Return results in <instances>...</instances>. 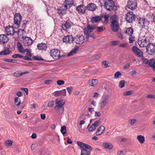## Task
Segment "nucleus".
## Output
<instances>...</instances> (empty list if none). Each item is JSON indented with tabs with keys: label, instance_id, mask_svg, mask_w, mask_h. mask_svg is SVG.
<instances>
[{
	"label": "nucleus",
	"instance_id": "774afa93",
	"mask_svg": "<svg viewBox=\"0 0 155 155\" xmlns=\"http://www.w3.org/2000/svg\"><path fill=\"white\" fill-rule=\"evenodd\" d=\"M147 97L148 98H155V95L152 94H148Z\"/></svg>",
	"mask_w": 155,
	"mask_h": 155
},
{
	"label": "nucleus",
	"instance_id": "aec40b11",
	"mask_svg": "<svg viewBox=\"0 0 155 155\" xmlns=\"http://www.w3.org/2000/svg\"><path fill=\"white\" fill-rule=\"evenodd\" d=\"M97 7L96 5L94 3H90L86 6L87 9L88 10L94 11L97 9Z\"/></svg>",
	"mask_w": 155,
	"mask_h": 155
},
{
	"label": "nucleus",
	"instance_id": "58836bf2",
	"mask_svg": "<svg viewBox=\"0 0 155 155\" xmlns=\"http://www.w3.org/2000/svg\"><path fill=\"white\" fill-rule=\"evenodd\" d=\"M97 81V79H92L91 80H89L88 81L89 84L92 86H94L96 84V81Z\"/></svg>",
	"mask_w": 155,
	"mask_h": 155
},
{
	"label": "nucleus",
	"instance_id": "1a4fd4ad",
	"mask_svg": "<svg viewBox=\"0 0 155 155\" xmlns=\"http://www.w3.org/2000/svg\"><path fill=\"white\" fill-rule=\"evenodd\" d=\"M149 23V21L144 18H140L138 20V24H140V26H141L142 28L148 25Z\"/></svg>",
	"mask_w": 155,
	"mask_h": 155
},
{
	"label": "nucleus",
	"instance_id": "ddd939ff",
	"mask_svg": "<svg viewBox=\"0 0 155 155\" xmlns=\"http://www.w3.org/2000/svg\"><path fill=\"white\" fill-rule=\"evenodd\" d=\"M76 10L78 14H83L85 13L86 7L83 5H81L77 6L76 7Z\"/></svg>",
	"mask_w": 155,
	"mask_h": 155
},
{
	"label": "nucleus",
	"instance_id": "2eb2a0df",
	"mask_svg": "<svg viewBox=\"0 0 155 155\" xmlns=\"http://www.w3.org/2000/svg\"><path fill=\"white\" fill-rule=\"evenodd\" d=\"M108 98L106 97H102L100 103V107L101 108L104 107L106 106L108 101Z\"/></svg>",
	"mask_w": 155,
	"mask_h": 155
},
{
	"label": "nucleus",
	"instance_id": "f704fd0d",
	"mask_svg": "<svg viewBox=\"0 0 155 155\" xmlns=\"http://www.w3.org/2000/svg\"><path fill=\"white\" fill-rule=\"evenodd\" d=\"M148 15L150 21L155 22V15L153 13H150Z\"/></svg>",
	"mask_w": 155,
	"mask_h": 155
},
{
	"label": "nucleus",
	"instance_id": "4d7b16f0",
	"mask_svg": "<svg viewBox=\"0 0 155 155\" xmlns=\"http://www.w3.org/2000/svg\"><path fill=\"white\" fill-rule=\"evenodd\" d=\"M12 57L13 58H17L18 57H19L20 58H22L23 57V56L19 54H16L13 55L12 56Z\"/></svg>",
	"mask_w": 155,
	"mask_h": 155
},
{
	"label": "nucleus",
	"instance_id": "79ce46f5",
	"mask_svg": "<svg viewBox=\"0 0 155 155\" xmlns=\"http://www.w3.org/2000/svg\"><path fill=\"white\" fill-rule=\"evenodd\" d=\"M3 61L8 62H11L12 63H16L17 62V60L14 59H8L7 58H4L3 59Z\"/></svg>",
	"mask_w": 155,
	"mask_h": 155
},
{
	"label": "nucleus",
	"instance_id": "c9c22d12",
	"mask_svg": "<svg viewBox=\"0 0 155 155\" xmlns=\"http://www.w3.org/2000/svg\"><path fill=\"white\" fill-rule=\"evenodd\" d=\"M137 139L141 143H143L145 141V138L144 137L141 135H138L137 137Z\"/></svg>",
	"mask_w": 155,
	"mask_h": 155
},
{
	"label": "nucleus",
	"instance_id": "412c9836",
	"mask_svg": "<svg viewBox=\"0 0 155 155\" xmlns=\"http://www.w3.org/2000/svg\"><path fill=\"white\" fill-rule=\"evenodd\" d=\"M111 27L112 30L114 32H117L119 29V25L118 22L111 23Z\"/></svg>",
	"mask_w": 155,
	"mask_h": 155
},
{
	"label": "nucleus",
	"instance_id": "4be33fe9",
	"mask_svg": "<svg viewBox=\"0 0 155 155\" xmlns=\"http://www.w3.org/2000/svg\"><path fill=\"white\" fill-rule=\"evenodd\" d=\"M58 13L60 16H62L66 13V10H65L63 6L58 8L57 9Z\"/></svg>",
	"mask_w": 155,
	"mask_h": 155
},
{
	"label": "nucleus",
	"instance_id": "0eeeda50",
	"mask_svg": "<svg viewBox=\"0 0 155 155\" xmlns=\"http://www.w3.org/2000/svg\"><path fill=\"white\" fill-rule=\"evenodd\" d=\"M127 7L131 10L135 9L137 7V3L135 0H130L127 4Z\"/></svg>",
	"mask_w": 155,
	"mask_h": 155
},
{
	"label": "nucleus",
	"instance_id": "423d86ee",
	"mask_svg": "<svg viewBox=\"0 0 155 155\" xmlns=\"http://www.w3.org/2000/svg\"><path fill=\"white\" fill-rule=\"evenodd\" d=\"M23 44L24 46H30L33 43V41L30 38L28 37L22 36Z\"/></svg>",
	"mask_w": 155,
	"mask_h": 155
},
{
	"label": "nucleus",
	"instance_id": "7ed1b4c3",
	"mask_svg": "<svg viewBox=\"0 0 155 155\" xmlns=\"http://www.w3.org/2000/svg\"><path fill=\"white\" fill-rule=\"evenodd\" d=\"M146 52L150 55H153L155 53V45L152 43H148L146 47Z\"/></svg>",
	"mask_w": 155,
	"mask_h": 155
},
{
	"label": "nucleus",
	"instance_id": "052dcab7",
	"mask_svg": "<svg viewBox=\"0 0 155 155\" xmlns=\"http://www.w3.org/2000/svg\"><path fill=\"white\" fill-rule=\"evenodd\" d=\"M25 51V52L26 51L27 52V54L28 55L30 58H31L32 56V54L29 49H26Z\"/></svg>",
	"mask_w": 155,
	"mask_h": 155
},
{
	"label": "nucleus",
	"instance_id": "603ef678",
	"mask_svg": "<svg viewBox=\"0 0 155 155\" xmlns=\"http://www.w3.org/2000/svg\"><path fill=\"white\" fill-rule=\"evenodd\" d=\"M100 121L99 120H97L95 122L92 124L94 125L95 127H96L98 126L100 123Z\"/></svg>",
	"mask_w": 155,
	"mask_h": 155
},
{
	"label": "nucleus",
	"instance_id": "6e6d98bb",
	"mask_svg": "<svg viewBox=\"0 0 155 155\" xmlns=\"http://www.w3.org/2000/svg\"><path fill=\"white\" fill-rule=\"evenodd\" d=\"M142 59L143 61V63L145 64H147L148 62L149 63V61L148 59L145 58L144 57H142Z\"/></svg>",
	"mask_w": 155,
	"mask_h": 155
},
{
	"label": "nucleus",
	"instance_id": "dca6fc26",
	"mask_svg": "<svg viewBox=\"0 0 155 155\" xmlns=\"http://www.w3.org/2000/svg\"><path fill=\"white\" fill-rule=\"evenodd\" d=\"M63 40L64 42L71 43L74 41V38L72 35H68L64 36Z\"/></svg>",
	"mask_w": 155,
	"mask_h": 155
},
{
	"label": "nucleus",
	"instance_id": "c85d7f7f",
	"mask_svg": "<svg viewBox=\"0 0 155 155\" xmlns=\"http://www.w3.org/2000/svg\"><path fill=\"white\" fill-rule=\"evenodd\" d=\"M103 147L106 149H111L113 148V146L112 144L108 143H103Z\"/></svg>",
	"mask_w": 155,
	"mask_h": 155
},
{
	"label": "nucleus",
	"instance_id": "a19ab883",
	"mask_svg": "<svg viewBox=\"0 0 155 155\" xmlns=\"http://www.w3.org/2000/svg\"><path fill=\"white\" fill-rule=\"evenodd\" d=\"M61 132L63 135L66 134V127L65 126H63L61 127Z\"/></svg>",
	"mask_w": 155,
	"mask_h": 155
},
{
	"label": "nucleus",
	"instance_id": "0e129e2a",
	"mask_svg": "<svg viewBox=\"0 0 155 155\" xmlns=\"http://www.w3.org/2000/svg\"><path fill=\"white\" fill-rule=\"evenodd\" d=\"M137 122V120L135 119H131L130 120V124L131 125H133Z\"/></svg>",
	"mask_w": 155,
	"mask_h": 155
},
{
	"label": "nucleus",
	"instance_id": "72a5a7b5",
	"mask_svg": "<svg viewBox=\"0 0 155 155\" xmlns=\"http://www.w3.org/2000/svg\"><path fill=\"white\" fill-rule=\"evenodd\" d=\"M79 47L78 46L76 47L75 48H74V49L72 51H71L70 52H69L68 54V56H69L71 55H72L74 54H75L76 51L78 50Z\"/></svg>",
	"mask_w": 155,
	"mask_h": 155
},
{
	"label": "nucleus",
	"instance_id": "393cba45",
	"mask_svg": "<svg viewBox=\"0 0 155 155\" xmlns=\"http://www.w3.org/2000/svg\"><path fill=\"white\" fill-rule=\"evenodd\" d=\"M105 129V128L104 126H101L97 130L96 133V135L97 136H98L101 134L104 131Z\"/></svg>",
	"mask_w": 155,
	"mask_h": 155
},
{
	"label": "nucleus",
	"instance_id": "c756f323",
	"mask_svg": "<svg viewBox=\"0 0 155 155\" xmlns=\"http://www.w3.org/2000/svg\"><path fill=\"white\" fill-rule=\"evenodd\" d=\"M102 17L104 18V23L107 24L109 21L108 18L109 17V15L108 14H104L102 15Z\"/></svg>",
	"mask_w": 155,
	"mask_h": 155
},
{
	"label": "nucleus",
	"instance_id": "b1692460",
	"mask_svg": "<svg viewBox=\"0 0 155 155\" xmlns=\"http://www.w3.org/2000/svg\"><path fill=\"white\" fill-rule=\"evenodd\" d=\"M101 19V17L97 16L92 17L91 18V21L92 23H94L98 22Z\"/></svg>",
	"mask_w": 155,
	"mask_h": 155
},
{
	"label": "nucleus",
	"instance_id": "a18cd8bd",
	"mask_svg": "<svg viewBox=\"0 0 155 155\" xmlns=\"http://www.w3.org/2000/svg\"><path fill=\"white\" fill-rule=\"evenodd\" d=\"M56 104L57 105H59L60 106H63L65 104L64 102L62 103L61 100L59 101V100L57 99H56Z\"/></svg>",
	"mask_w": 155,
	"mask_h": 155
},
{
	"label": "nucleus",
	"instance_id": "473e14b6",
	"mask_svg": "<svg viewBox=\"0 0 155 155\" xmlns=\"http://www.w3.org/2000/svg\"><path fill=\"white\" fill-rule=\"evenodd\" d=\"M79 47L78 46L76 47L75 48H74V49L72 51H71L70 52H69L68 54V56H69L71 55H72L74 54H75L76 51L78 50Z\"/></svg>",
	"mask_w": 155,
	"mask_h": 155
},
{
	"label": "nucleus",
	"instance_id": "37998d69",
	"mask_svg": "<svg viewBox=\"0 0 155 155\" xmlns=\"http://www.w3.org/2000/svg\"><path fill=\"white\" fill-rule=\"evenodd\" d=\"M97 31L99 32H101L103 31L104 29V28H103V26H101L100 27H96L94 28Z\"/></svg>",
	"mask_w": 155,
	"mask_h": 155
},
{
	"label": "nucleus",
	"instance_id": "9d476101",
	"mask_svg": "<svg viewBox=\"0 0 155 155\" xmlns=\"http://www.w3.org/2000/svg\"><path fill=\"white\" fill-rule=\"evenodd\" d=\"M5 30L8 35L12 36L15 33V29L12 26H8L5 28Z\"/></svg>",
	"mask_w": 155,
	"mask_h": 155
},
{
	"label": "nucleus",
	"instance_id": "ea45409f",
	"mask_svg": "<svg viewBox=\"0 0 155 155\" xmlns=\"http://www.w3.org/2000/svg\"><path fill=\"white\" fill-rule=\"evenodd\" d=\"M19 99L17 97H16L15 98L14 102L15 104L17 106H19L21 104V102L20 100L18 101Z\"/></svg>",
	"mask_w": 155,
	"mask_h": 155
},
{
	"label": "nucleus",
	"instance_id": "f8f14e48",
	"mask_svg": "<svg viewBox=\"0 0 155 155\" xmlns=\"http://www.w3.org/2000/svg\"><path fill=\"white\" fill-rule=\"evenodd\" d=\"M132 50L134 53L139 57L140 58L143 56V52L136 46H133Z\"/></svg>",
	"mask_w": 155,
	"mask_h": 155
},
{
	"label": "nucleus",
	"instance_id": "a878e982",
	"mask_svg": "<svg viewBox=\"0 0 155 155\" xmlns=\"http://www.w3.org/2000/svg\"><path fill=\"white\" fill-rule=\"evenodd\" d=\"M92 150H90L87 148H83L81 151V155H89Z\"/></svg>",
	"mask_w": 155,
	"mask_h": 155
},
{
	"label": "nucleus",
	"instance_id": "2f4dec72",
	"mask_svg": "<svg viewBox=\"0 0 155 155\" xmlns=\"http://www.w3.org/2000/svg\"><path fill=\"white\" fill-rule=\"evenodd\" d=\"M125 32L129 36H131L133 33V30L130 27L127 28Z\"/></svg>",
	"mask_w": 155,
	"mask_h": 155
},
{
	"label": "nucleus",
	"instance_id": "5fc2aeb1",
	"mask_svg": "<svg viewBox=\"0 0 155 155\" xmlns=\"http://www.w3.org/2000/svg\"><path fill=\"white\" fill-rule=\"evenodd\" d=\"M129 43H133L135 41V37L132 36H130L129 39Z\"/></svg>",
	"mask_w": 155,
	"mask_h": 155
},
{
	"label": "nucleus",
	"instance_id": "680f3d73",
	"mask_svg": "<svg viewBox=\"0 0 155 155\" xmlns=\"http://www.w3.org/2000/svg\"><path fill=\"white\" fill-rule=\"evenodd\" d=\"M126 150H122L121 151H118V153L119 155H125L126 154Z\"/></svg>",
	"mask_w": 155,
	"mask_h": 155
},
{
	"label": "nucleus",
	"instance_id": "c03bdc74",
	"mask_svg": "<svg viewBox=\"0 0 155 155\" xmlns=\"http://www.w3.org/2000/svg\"><path fill=\"white\" fill-rule=\"evenodd\" d=\"M32 59L34 60L38 61H42L44 60L43 58L38 56H33L32 57Z\"/></svg>",
	"mask_w": 155,
	"mask_h": 155
},
{
	"label": "nucleus",
	"instance_id": "3c124183",
	"mask_svg": "<svg viewBox=\"0 0 155 155\" xmlns=\"http://www.w3.org/2000/svg\"><path fill=\"white\" fill-rule=\"evenodd\" d=\"M24 31V29H20L18 31V37H21V35H22L23 33V31Z\"/></svg>",
	"mask_w": 155,
	"mask_h": 155
},
{
	"label": "nucleus",
	"instance_id": "39448f33",
	"mask_svg": "<svg viewBox=\"0 0 155 155\" xmlns=\"http://www.w3.org/2000/svg\"><path fill=\"white\" fill-rule=\"evenodd\" d=\"M84 40V37L83 35H78L74 37V41L77 44H82Z\"/></svg>",
	"mask_w": 155,
	"mask_h": 155
},
{
	"label": "nucleus",
	"instance_id": "5701e85b",
	"mask_svg": "<svg viewBox=\"0 0 155 155\" xmlns=\"http://www.w3.org/2000/svg\"><path fill=\"white\" fill-rule=\"evenodd\" d=\"M54 108L57 111V113L59 114H61L64 112V108L63 106L57 105L54 107Z\"/></svg>",
	"mask_w": 155,
	"mask_h": 155
},
{
	"label": "nucleus",
	"instance_id": "a211bd4d",
	"mask_svg": "<svg viewBox=\"0 0 155 155\" xmlns=\"http://www.w3.org/2000/svg\"><path fill=\"white\" fill-rule=\"evenodd\" d=\"M64 7L67 9L70 8L73 5V0H66L64 3Z\"/></svg>",
	"mask_w": 155,
	"mask_h": 155
},
{
	"label": "nucleus",
	"instance_id": "f257e3e1",
	"mask_svg": "<svg viewBox=\"0 0 155 155\" xmlns=\"http://www.w3.org/2000/svg\"><path fill=\"white\" fill-rule=\"evenodd\" d=\"M104 7L107 10L111 11L113 9L116 10V8H116L115 6L114 2L112 0H107L104 2Z\"/></svg>",
	"mask_w": 155,
	"mask_h": 155
},
{
	"label": "nucleus",
	"instance_id": "69168bd1",
	"mask_svg": "<svg viewBox=\"0 0 155 155\" xmlns=\"http://www.w3.org/2000/svg\"><path fill=\"white\" fill-rule=\"evenodd\" d=\"M121 75V74L119 71L116 72L114 74V77L116 78H117L119 77V75Z\"/></svg>",
	"mask_w": 155,
	"mask_h": 155
},
{
	"label": "nucleus",
	"instance_id": "49530a36",
	"mask_svg": "<svg viewBox=\"0 0 155 155\" xmlns=\"http://www.w3.org/2000/svg\"><path fill=\"white\" fill-rule=\"evenodd\" d=\"M3 51V54L5 55L8 54L10 53L9 50L7 48H5Z\"/></svg>",
	"mask_w": 155,
	"mask_h": 155
},
{
	"label": "nucleus",
	"instance_id": "09e8293b",
	"mask_svg": "<svg viewBox=\"0 0 155 155\" xmlns=\"http://www.w3.org/2000/svg\"><path fill=\"white\" fill-rule=\"evenodd\" d=\"M125 81L124 80L120 81L119 83V87L121 88H123L124 86Z\"/></svg>",
	"mask_w": 155,
	"mask_h": 155
},
{
	"label": "nucleus",
	"instance_id": "f3484780",
	"mask_svg": "<svg viewBox=\"0 0 155 155\" xmlns=\"http://www.w3.org/2000/svg\"><path fill=\"white\" fill-rule=\"evenodd\" d=\"M21 19V18L20 15L17 13H16L14 18V24L18 25L20 24Z\"/></svg>",
	"mask_w": 155,
	"mask_h": 155
},
{
	"label": "nucleus",
	"instance_id": "e433bc0d",
	"mask_svg": "<svg viewBox=\"0 0 155 155\" xmlns=\"http://www.w3.org/2000/svg\"><path fill=\"white\" fill-rule=\"evenodd\" d=\"M29 73V71H26L25 72H23L21 73H20L18 72H15L13 74L16 77H20L22 76V75L25 74H27Z\"/></svg>",
	"mask_w": 155,
	"mask_h": 155
},
{
	"label": "nucleus",
	"instance_id": "bb28decb",
	"mask_svg": "<svg viewBox=\"0 0 155 155\" xmlns=\"http://www.w3.org/2000/svg\"><path fill=\"white\" fill-rule=\"evenodd\" d=\"M37 48L39 50H45L47 48L46 45L45 43H40L37 45Z\"/></svg>",
	"mask_w": 155,
	"mask_h": 155
},
{
	"label": "nucleus",
	"instance_id": "de8ad7c7",
	"mask_svg": "<svg viewBox=\"0 0 155 155\" xmlns=\"http://www.w3.org/2000/svg\"><path fill=\"white\" fill-rule=\"evenodd\" d=\"M60 95L61 96H65L66 95V91L65 89H64L60 91Z\"/></svg>",
	"mask_w": 155,
	"mask_h": 155
},
{
	"label": "nucleus",
	"instance_id": "bf43d9fd",
	"mask_svg": "<svg viewBox=\"0 0 155 155\" xmlns=\"http://www.w3.org/2000/svg\"><path fill=\"white\" fill-rule=\"evenodd\" d=\"M54 104V102L53 101H50L48 103L47 106L48 107H52Z\"/></svg>",
	"mask_w": 155,
	"mask_h": 155
},
{
	"label": "nucleus",
	"instance_id": "6ab92c4d",
	"mask_svg": "<svg viewBox=\"0 0 155 155\" xmlns=\"http://www.w3.org/2000/svg\"><path fill=\"white\" fill-rule=\"evenodd\" d=\"M77 144L82 149L83 148H87L90 150H92V147L90 145L81 142H77Z\"/></svg>",
	"mask_w": 155,
	"mask_h": 155
},
{
	"label": "nucleus",
	"instance_id": "4c0bfd02",
	"mask_svg": "<svg viewBox=\"0 0 155 155\" xmlns=\"http://www.w3.org/2000/svg\"><path fill=\"white\" fill-rule=\"evenodd\" d=\"M111 19L112 20L111 23H113V22L114 23L118 22L117 21L118 17L116 15H112L111 17Z\"/></svg>",
	"mask_w": 155,
	"mask_h": 155
},
{
	"label": "nucleus",
	"instance_id": "13d9d810",
	"mask_svg": "<svg viewBox=\"0 0 155 155\" xmlns=\"http://www.w3.org/2000/svg\"><path fill=\"white\" fill-rule=\"evenodd\" d=\"M96 128L92 124L91 126L88 128V130L89 132L92 131L94 130Z\"/></svg>",
	"mask_w": 155,
	"mask_h": 155
},
{
	"label": "nucleus",
	"instance_id": "9b49d317",
	"mask_svg": "<svg viewBox=\"0 0 155 155\" xmlns=\"http://www.w3.org/2000/svg\"><path fill=\"white\" fill-rule=\"evenodd\" d=\"M71 25L70 22L68 21L63 22L61 25L62 29L65 31H68L70 29Z\"/></svg>",
	"mask_w": 155,
	"mask_h": 155
},
{
	"label": "nucleus",
	"instance_id": "6e6552de",
	"mask_svg": "<svg viewBox=\"0 0 155 155\" xmlns=\"http://www.w3.org/2000/svg\"><path fill=\"white\" fill-rule=\"evenodd\" d=\"M135 18V15L133 14V12H130L127 14L126 19L128 22L130 23L134 21Z\"/></svg>",
	"mask_w": 155,
	"mask_h": 155
},
{
	"label": "nucleus",
	"instance_id": "20e7f679",
	"mask_svg": "<svg viewBox=\"0 0 155 155\" xmlns=\"http://www.w3.org/2000/svg\"><path fill=\"white\" fill-rule=\"evenodd\" d=\"M60 54V51L58 49H54L50 51L51 56L54 59H57L61 58Z\"/></svg>",
	"mask_w": 155,
	"mask_h": 155
},
{
	"label": "nucleus",
	"instance_id": "f03ea898",
	"mask_svg": "<svg viewBox=\"0 0 155 155\" xmlns=\"http://www.w3.org/2000/svg\"><path fill=\"white\" fill-rule=\"evenodd\" d=\"M147 38L144 35L140 36L138 40V44L141 47H146L148 45L147 40Z\"/></svg>",
	"mask_w": 155,
	"mask_h": 155
},
{
	"label": "nucleus",
	"instance_id": "864d4df0",
	"mask_svg": "<svg viewBox=\"0 0 155 155\" xmlns=\"http://www.w3.org/2000/svg\"><path fill=\"white\" fill-rule=\"evenodd\" d=\"M64 81L63 80H59L57 81V83L58 84L61 85H63L64 83Z\"/></svg>",
	"mask_w": 155,
	"mask_h": 155
},
{
	"label": "nucleus",
	"instance_id": "4468645a",
	"mask_svg": "<svg viewBox=\"0 0 155 155\" xmlns=\"http://www.w3.org/2000/svg\"><path fill=\"white\" fill-rule=\"evenodd\" d=\"M8 41V38L7 35L5 34L0 35V43L2 44L6 43Z\"/></svg>",
	"mask_w": 155,
	"mask_h": 155
},
{
	"label": "nucleus",
	"instance_id": "e2e57ef3",
	"mask_svg": "<svg viewBox=\"0 0 155 155\" xmlns=\"http://www.w3.org/2000/svg\"><path fill=\"white\" fill-rule=\"evenodd\" d=\"M66 89L70 94L71 93V91L73 90V87L71 86L67 87Z\"/></svg>",
	"mask_w": 155,
	"mask_h": 155
},
{
	"label": "nucleus",
	"instance_id": "8fccbe9b",
	"mask_svg": "<svg viewBox=\"0 0 155 155\" xmlns=\"http://www.w3.org/2000/svg\"><path fill=\"white\" fill-rule=\"evenodd\" d=\"M12 143L13 142L11 140H7L5 142V145L8 146H11Z\"/></svg>",
	"mask_w": 155,
	"mask_h": 155
},
{
	"label": "nucleus",
	"instance_id": "338daca9",
	"mask_svg": "<svg viewBox=\"0 0 155 155\" xmlns=\"http://www.w3.org/2000/svg\"><path fill=\"white\" fill-rule=\"evenodd\" d=\"M117 35L118 37L120 38L121 39H123L124 38V37L122 35V34L120 32H118L117 33Z\"/></svg>",
	"mask_w": 155,
	"mask_h": 155
},
{
	"label": "nucleus",
	"instance_id": "7c9ffc66",
	"mask_svg": "<svg viewBox=\"0 0 155 155\" xmlns=\"http://www.w3.org/2000/svg\"><path fill=\"white\" fill-rule=\"evenodd\" d=\"M149 65L150 67L153 68V70L155 71V60L153 59L150 60Z\"/></svg>",
	"mask_w": 155,
	"mask_h": 155
},
{
	"label": "nucleus",
	"instance_id": "cd10ccee",
	"mask_svg": "<svg viewBox=\"0 0 155 155\" xmlns=\"http://www.w3.org/2000/svg\"><path fill=\"white\" fill-rule=\"evenodd\" d=\"M17 45L18 51L22 53H24L25 52V51L24 50L23 45L19 42H18L17 43Z\"/></svg>",
	"mask_w": 155,
	"mask_h": 155
}]
</instances>
